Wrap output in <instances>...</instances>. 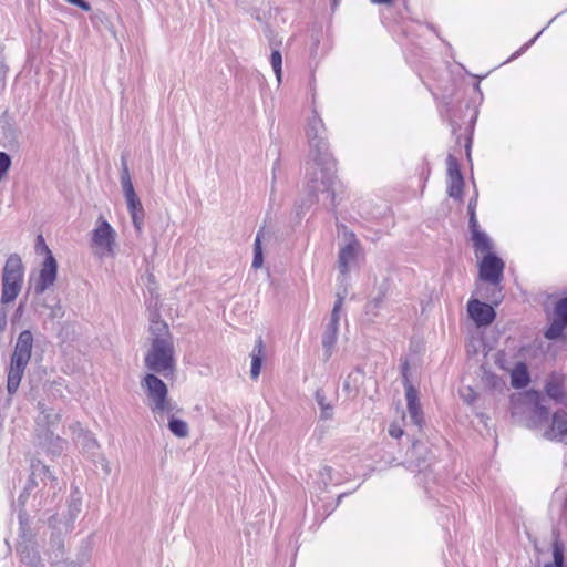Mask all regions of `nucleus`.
Returning <instances> with one entry per match:
<instances>
[{
	"instance_id": "nucleus-1",
	"label": "nucleus",
	"mask_w": 567,
	"mask_h": 567,
	"mask_svg": "<svg viewBox=\"0 0 567 567\" xmlns=\"http://www.w3.org/2000/svg\"><path fill=\"white\" fill-rule=\"evenodd\" d=\"M306 136L310 146V155L312 156L316 168H307L306 173V196L298 205L297 215L309 209L319 202V193L327 194L329 199L328 209L336 212L337 208V162L329 151L327 138V128L322 118L317 111L312 112V116L308 120L306 127Z\"/></svg>"
},
{
	"instance_id": "nucleus-2",
	"label": "nucleus",
	"mask_w": 567,
	"mask_h": 567,
	"mask_svg": "<svg viewBox=\"0 0 567 567\" xmlns=\"http://www.w3.org/2000/svg\"><path fill=\"white\" fill-rule=\"evenodd\" d=\"M34 336L31 330H22L16 340L7 373V391L14 394L19 389L24 371L31 360Z\"/></svg>"
},
{
	"instance_id": "nucleus-3",
	"label": "nucleus",
	"mask_w": 567,
	"mask_h": 567,
	"mask_svg": "<svg viewBox=\"0 0 567 567\" xmlns=\"http://www.w3.org/2000/svg\"><path fill=\"white\" fill-rule=\"evenodd\" d=\"M145 367L154 373L169 378L176 370L173 340L152 339L151 348L144 358Z\"/></svg>"
},
{
	"instance_id": "nucleus-4",
	"label": "nucleus",
	"mask_w": 567,
	"mask_h": 567,
	"mask_svg": "<svg viewBox=\"0 0 567 567\" xmlns=\"http://www.w3.org/2000/svg\"><path fill=\"white\" fill-rule=\"evenodd\" d=\"M24 276V266L18 254H11L2 269L1 305L13 302L19 296Z\"/></svg>"
},
{
	"instance_id": "nucleus-5",
	"label": "nucleus",
	"mask_w": 567,
	"mask_h": 567,
	"mask_svg": "<svg viewBox=\"0 0 567 567\" xmlns=\"http://www.w3.org/2000/svg\"><path fill=\"white\" fill-rule=\"evenodd\" d=\"M34 248L38 255H44L39 276L33 285V292L37 295H42L51 286L54 285L58 278L59 266L53 252L48 247L41 234L37 236Z\"/></svg>"
},
{
	"instance_id": "nucleus-6",
	"label": "nucleus",
	"mask_w": 567,
	"mask_h": 567,
	"mask_svg": "<svg viewBox=\"0 0 567 567\" xmlns=\"http://www.w3.org/2000/svg\"><path fill=\"white\" fill-rule=\"evenodd\" d=\"M156 374L154 372L146 373L141 380V388L151 401L150 408L153 412L169 413L173 411V406L168 401V388Z\"/></svg>"
},
{
	"instance_id": "nucleus-7",
	"label": "nucleus",
	"mask_w": 567,
	"mask_h": 567,
	"mask_svg": "<svg viewBox=\"0 0 567 567\" xmlns=\"http://www.w3.org/2000/svg\"><path fill=\"white\" fill-rule=\"evenodd\" d=\"M503 299L502 293L494 292V298L491 303L481 301L476 298H471L467 301V313L477 328H487L496 319L497 307Z\"/></svg>"
},
{
	"instance_id": "nucleus-8",
	"label": "nucleus",
	"mask_w": 567,
	"mask_h": 567,
	"mask_svg": "<svg viewBox=\"0 0 567 567\" xmlns=\"http://www.w3.org/2000/svg\"><path fill=\"white\" fill-rule=\"evenodd\" d=\"M347 291L343 293L340 291L337 292V299L333 303V308L329 318L328 323L324 327V331L322 333V349H323V361H328L334 350L338 340L339 332V321H340V311L344 301Z\"/></svg>"
},
{
	"instance_id": "nucleus-9",
	"label": "nucleus",
	"mask_w": 567,
	"mask_h": 567,
	"mask_svg": "<svg viewBox=\"0 0 567 567\" xmlns=\"http://www.w3.org/2000/svg\"><path fill=\"white\" fill-rule=\"evenodd\" d=\"M505 262L496 252L485 254L478 262V278L502 293L501 282L504 279Z\"/></svg>"
},
{
	"instance_id": "nucleus-10",
	"label": "nucleus",
	"mask_w": 567,
	"mask_h": 567,
	"mask_svg": "<svg viewBox=\"0 0 567 567\" xmlns=\"http://www.w3.org/2000/svg\"><path fill=\"white\" fill-rule=\"evenodd\" d=\"M405 466L411 471L425 472L430 468L433 460V453L425 442L413 439L411 446L406 451Z\"/></svg>"
},
{
	"instance_id": "nucleus-11",
	"label": "nucleus",
	"mask_w": 567,
	"mask_h": 567,
	"mask_svg": "<svg viewBox=\"0 0 567 567\" xmlns=\"http://www.w3.org/2000/svg\"><path fill=\"white\" fill-rule=\"evenodd\" d=\"M64 554V537L60 532H52L48 549L45 550L50 565L53 567H80L82 565V560L65 558Z\"/></svg>"
},
{
	"instance_id": "nucleus-12",
	"label": "nucleus",
	"mask_w": 567,
	"mask_h": 567,
	"mask_svg": "<svg viewBox=\"0 0 567 567\" xmlns=\"http://www.w3.org/2000/svg\"><path fill=\"white\" fill-rule=\"evenodd\" d=\"M120 181H121L122 190H123V195L126 200L127 210L130 213V216H134L136 214L144 213L142 202L134 189L132 178L130 175V171H128L127 158H126V155H124V154L121 156Z\"/></svg>"
},
{
	"instance_id": "nucleus-13",
	"label": "nucleus",
	"mask_w": 567,
	"mask_h": 567,
	"mask_svg": "<svg viewBox=\"0 0 567 567\" xmlns=\"http://www.w3.org/2000/svg\"><path fill=\"white\" fill-rule=\"evenodd\" d=\"M447 164V195L455 200H463L465 179L458 159L449 154Z\"/></svg>"
},
{
	"instance_id": "nucleus-14",
	"label": "nucleus",
	"mask_w": 567,
	"mask_h": 567,
	"mask_svg": "<svg viewBox=\"0 0 567 567\" xmlns=\"http://www.w3.org/2000/svg\"><path fill=\"white\" fill-rule=\"evenodd\" d=\"M544 437L567 445V412L565 410H556L550 417V423L544 432Z\"/></svg>"
},
{
	"instance_id": "nucleus-15",
	"label": "nucleus",
	"mask_w": 567,
	"mask_h": 567,
	"mask_svg": "<svg viewBox=\"0 0 567 567\" xmlns=\"http://www.w3.org/2000/svg\"><path fill=\"white\" fill-rule=\"evenodd\" d=\"M37 437L39 445L52 457L62 454L65 441L56 435L52 429L48 426L38 427Z\"/></svg>"
},
{
	"instance_id": "nucleus-16",
	"label": "nucleus",
	"mask_w": 567,
	"mask_h": 567,
	"mask_svg": "<svg viewBox=\"0 0 567 567\" xmlns=\"http://www.w3.org/2000/svg\"><path fill=\"white\" fill-rule=\"evenodd\" d=\"M115 236L116 233L110 223L101 217L97 227L92 230V243L96 247L112 251L115 246Z\"/></svg>"
},
{
	"instance_id": "nucleus-17",
	"label": "nucleus",
	"mask_w": 567,
	"mask_h": 567,
	"mask_svg": "<svg viewBox=\"0 0 567 567\" xmlns=\"http://www.w3.org/2000/svg\"><path fill=\"white\" fill-rule=\"evenodd\" d=\"M16 551L22 564L30 567L44 566L39 547L33 539L18 543Z\"/></svg>"
},
{
	"instance_id": "nucleus-18",
	"label": "nucleus",
	"mask_w": 567,
	"mask_h": 567,
	"mask_svg": "<svg viewBox=\"0 0 567 567\" xmlns=\"http://www.w3.org/2000/svg\"><path fill=\"white\" fill-rule=\"evenodd\" d=\"M546 395L558 404H567V391L565 389V378L551 373L545 383Z\"/></svg>"
},
{
	"instance_id": "nucleus-19",
	"label": "nucleus",
	"mask_w": 567,
	"mask_h": 567,
	"mask_svg": "<svg viewBox=\"0 0 567 567\" xmlns=\"http://www.w3.org/2000/svg\"><path fill=\"white\" fill-rule=\"evenodd\" d=\"M405 399L411 422L421 430L424 424V417L420 403L419 390L414 385H410L405 391Z\"/></svg>"
},
{
	"instance_id": "nucleus-20",
	"label": "nucleus",
	"mask_w": 567,
	"mask_h": 567,
	"mask_svg": "<svg viewBox=\"0 0 567 567\" xmlns=\"http://www.w3.org/2000/svg\"><path fill=\"white\" fill-rule=\"evenodd\" d=\"M360 244L352 238L348 244L340 248L338 254V269L342 276L350 271L351 265L357 260Z\"/></svg>"
},
{
	"instance_id": "nucleus-21",
	"label": "nucleus",
	"mask_w": 567,
	"mask_h": 567,
	"mask_svg": "<svg viewBox=\"0 0 567 567\" xmlns=\"http://www.w3.org/2000/svg\"><path fill=\"white\" fill-rule=\"evenodd\" d=\"M533 396L534 406L532 409L527 426L530 429H537L549 421V409L543 404V396L539 392H533Z\"/></svg>"
},
{
	"instance_id": "nucleus-22",
	"label": "nucleus",
	"mask_w": 567,
	"mask_h": 567,
	"mask_svg": "<svg viewBox=\"0 0 567 567\" xmlns=\"http://www.w3.org/2000/svg\"><path fill=\"white\" fill-rule=\"evenodd\" d=\"M551 549H553V561L549 564L558 567L567 564L566 557V543L561 537V532L558 525H554L551 528Z\"/></svg>"
},
{
	"instance_id": "nucleus-23",
	"label": "nucleus",
	"mask_w": 567,
	"mask_h": 567,
	"mask_svg": "<svg viewBox=\"0 0 567 567\" xmlns=\"http://www.w3.org/2000/svg\"><path fill=\"white\" fill-rule=\"evenodd\" d=\"M468 229L471 233V240L476 251L484 255L493 251V241L489 236L480 228L478 223L470 224Z\"/></svg>"
},
{
	"instance_id": "nucleus-24",
	"label": "nucleus",
	"mask_w": 567,
	"mask_h": 567,
	"mask_svg": "<svg viewBox=\"0 0 567 567\" xmlns=\"http://www.w3.org/2000/svg\"><path fill=\"white\" fill-rule=\"evenodd\" d=\"M544 354V342L536 338L532 342L520 346L515 353V358L527 363V361L538 359Z\"/></svg>"
},
{
	"instance_id": "nucleus-25",
	"label": "nucleus",
	"mask_w": 567,
	"mask_h": 567,
	"mask_svg": "<svg viewBox=\"0 0 567 567\" xmlns=\"http://www.w3.org/2000/svg\"><path fill=\"white\" fill-rule=\"evenodd\" d=\"M76 442L82 451L96 463L97 461L94 457L100 456V444L94 434L91 431L81 429L76 435Z\"/></svg>"
},
{
	"instance_id": "nucleus-26",
	"label": "nucleus",
	"mask_w": 567,
	"mask_h": 567,
	"mask_svg": "<svg viewBox=\"0 0 567 567\" xmlns=\"http://www.w3.org/2000/svg\"><path fill=\"white\" fill-rule=\"evenodd\" d=\"M530 380L528 364L524 361H517L511 371V385L516 390L525 389Z\"/></svg>"
},
{
	"instance_id": "nucleus-27",
	"label": "nucleus",
	"mask_w": 567,
	"mask_h": 567,
	"mask_svg": "<svg viewBox=\"0 0 567 567\" xmlns=\"http://www.w3.org/2000/svg\"><path fill=\"white\" fill-rule=\"evenodd\" d=\"M389 292V281L383 280L377 288V295L373 296L365 305L364 311L369 316L375 317L379 309L383 306Z\"/></svg>"
},
{
	"instance_id": "nucleus-28",
	"label": "nucleus",
	"mask_w": 567,
	"mask_h": 567,
	"mask_svg": "<svg viewBox=\"0 0 567 567\" xmlns=\"http://www.w3.org/2000/svg\"><path fill=\"white\" fill-rule=\"evenodd\" d=\"M264 341L261 337H258L256 343L254 346L251 357V367H250V377L252 380H257L260 375V371L264 363Z\"/></svg>"
},
{
	"instance_id": "nucleus-29",
	"label": "nucleus",
	"mask_w": 567,
	"mask_h": 567,
	"mask_svg": "<svg viewBox=\"0 0 567 567\" xmlns=\"http://www.w3.org/2000/svg\"><path fill=\"white\" fill-rule=\"evenodd\" d=\"M34 310L39 315H44L50 308L53 307L54 303L59 305L61 303L60 298L56 295L53 293H47L45 291L42 295H37L34 292Z\"/></svg>"
},
{
	"instance_id": "nucleus-30",
	"label": "nucleus",
	"mask_w": 567,
	"mask_h": 567,
	"mask_svg": "<svg viewBox=\"0 0 567 567\" xmlns=\"http://www.w3.org/2000/svg\"><path fill=\"white\" fill-rule=\"evenodd\" d=\"M30 470L31 472L27 480L24 488H27V491L32 492L34 488L39 486V477L41 476V472L44 471V463L40 460H32Z\"/></svg>"
},
{
	"instance_id": "nucleus-31",
	"label": "nucleus",
	"mask_w": 567,
	"mask_h": 567,
	"mask_svg": "<svg viewBox=\"0 0 567 567\" xmlns=\"http://www.w3.org/2000/svg\"><path fill=\"white\" fill-rule=\"evenodd\" d=\"M315 400L320 408V419L331 420L333 417V406L327 401L322 389H318L315 393Z\"/></svg>"
},
{
	"instance_id": "nucleus-32",
	"label": "nucleus",
	"mask_w": 567,
	"mask_h": 567,
	"mask_svg": "<svg viewBox=\"0 0 567 567\" xmlns=\"http://www.w3.org/2000/svg\"><path fill=\"white\" fill-rule=\"evenodd\" d=\"M18 520H19V536L23 540L33 539L34 535L32 533L30 523H29V514L25 508H19L18 511Z\"/></svg>"
},
{
	"instance_id": "nucleus-33",
	"label": "nucleus",
	"mask_w": 567,
	"mask_h": 567,
	"mask_svg": "<svg viewBox=\"0 0 567 567\" xmlns=\"http://www.w3.org/2000/svg\"><path fill=\"white\" fill-rule=\"evenodd\" d=\"M148 332L153 336L152 339L173 340V336L165 320L150 324Z\"/></svg>"
},
{
	"instance_id": "nucleus-34",
	"label": "nucleus",
	"mask_w": 567,
	"mask_h": 567,
	"mask_svg": "<svg viewBox=\"0 0 567 567\" xmlns=\"http://www.w3.org/2000/svg\"><path fill=\"white\" fill-rule=\"evenodd\" d=\"M167 426L176 437L184 439L188 435V424L174 415L168 419Z\"/></svg>"
},
{
	"instance_id": "nucleus-35",
	"label": "nucleus",
	"mask_w": 567,
	"mask_h": 567,
	"mask_svg": "<svg viewBox=\"0 0 567 567\" xmlns=\"http://www.w3.org/2000/svg\"><path fill=\"white\" fill-rule=\"evenodd\" d=\"M362 384V380L359 375L348 374L342 384V390L347 393L348 396L354 398L359 393V386Z\"/></svg>"
},
{
	"instance_id": "nucleus-36",
	"label": "nucleus",
	"mask_w": 567,
	"mask_h": 567,
	"mask_svg": "<svg viewBox=\"0 0 567 567\" xmlns=\"http://www.w3.org/2000/svg\"><path fill=\"white\" fill-rule=\"evenodd\" d=\"M261 233H262V229H260L257 233L255 243H254V257H252V264H251V267L254 269L260 268L264 265V260H265L262 246H261Z\"/></svg>"
},
{
	"instance_id": "nucleus-37",
	"label": "nucleus",
	"mask_w": 567,
	"mask_h": 567,
	"mask_svg": "<svg viewBox=\"0 0 567 567\" xmlns=\"http://www.w3.org/2000/svg\"><path fill=\"white\" fill-rule=\"evenodd\" d=\"M270 63L274 70V73L277 78L278 83L281 82L282 78V54L279 48H274L270 54Z\"/></svg>"
},
{
	"instance_id": "nucleus-38",
	"label": "nucleus",
	"mask_w": 567,
	"mask_h": 567,
	"mask_svg": "<svg viewBox=\"0 0 567 567\" xmlns=\"http://www.w3.org/2000/svg\"><path fill=\"white\" fill-rule=\"evenodd\" d=\"M82 501L78 488L71 494L69 501V516L74 519L81 512Z\"/></svg>"
},
{
	"instance_id": "nucleus-39",
	"label": "nucleus",
	"mask_w": 567,
	"mask_h": 567,
	"mask_svg": "<svg viewBox=\"0 0 567 567\" xmlns=\"http://www.w3.org/2000/svg\"><path fill=\"white\" fill-rule=\"evenodd\" d=\"M61 421V414L60 413H56L54 412L53 409H49L48 412H45L43 415H42V419H41V422L42 424L39 422L38 423V426L41 427V426H48L49 429H52L53 426H55L56 424H59Z\"/></svg>"
},
{
	"instance_id": "nucleus-40",
	"label": "nucleus",
	"mask_w": 567,
	"mask_h": 567,
	"mask_svg": "<svg viewBox=\"0 0 567 567\" xmlns=\"http://www.w3.org/2000/svg\"><path fill=\"white\" fill-rule=\"evenodd\" d=\"M477 200H478V192L477 188H474V195L470 198L467 204V215H468V225L477 221L476 217V207H477Z\"/></svg>"
},
{
	"instance_id": "nucleus-41",
	"label": "nucleus",
	"mask_w": 567,
	"mask_h": 567,
	"mask_svg": "<svg viewBox=\"0 0 567 567\" xmlns=\"http://www.w3.org/2000/svg\"><path fill=\"white\" fill-rule=\"evenodd\" d=\"M145 285H146V289L151 296V299H155L157 301L159 299V293H158L157 281H156L154 274L147 272Z\"/></svg>"
},
{
	"instance_id": "nucleus-42",
	"label": "nucleus",
	"mask_w": 567,
	"mask_h": 567,
	"mask_svg": "<svg viewBox=\"0 0 567 567\" xmlns=\"http://www.w3.org/2000/svg\"><path fill=\"white\" fill-rule=\"evenodd\" d=\"M40 482L45 486L50 484L51 487L58 486V477L51 472L50 467L44 464V471L41 472L39 477Z\"/></svg>"
},
{
	"instance_id": "nucleus-43",
	"label": "nucleus",
	"mask_w": 567,
	"mask_h": 567,
	"mask_svg": "<svg viewBox=\"0 0 567 567\" xmlns=\"http://www.w3.org/2000/svg\"><path fill=\"white\" fill-rule=\"evenodd\" d=\"M11 163V156L6 152H0V182L7 176Z\"/></svg>"
},
{
	"instance_id": "nucleus-44",
	"label": "nucleus",
	"mask_w": 567,
	"mask_h": 567,
	"mask_svg": "<svg viewBox=\"0 0 567 567\" xmlns=\"http://www.w3.org/2000/svg\"><path fill=\"white\" fill-rule=\"evenodd\" d=\"M264 31H265L266 38L269 41V45L271 47V50L274 48H279L281 45V43H282L281 39H279L277 37V34L275 33V31L272 30V28L269 24H266Z\"/></svg>"
},
{
	"instance_id": "nucleus-45",
	"label": "nucleus",
	"mask_w": 567,
	"mask_h": 567,
	"mask_svg": "<svg viewBox=\"0 0 567 567\" xmlns=\"http://www.w3.org/2000/svg\"><path fill=\"white\" fill-rule=\"evenodd\" d=\"M333 468L329 465H323L319 471V476L321 478L322 484L327 487L330 483L333 482Z\"/></svg>"
},
{
	"instance_id": "nucleus-46",
	"label": "nucleus",
	"mask_w": 567,
	"mask_h": 567,
	"mask_svg": "<svg viewBox=\"0 0 567 567\" xmlns=\"http://www.w3.org/2000/svg\"><path fill=\"white\" fill-rule=\"evenodd\" d=\"M64 309L61 303H54L52 308H50L44 315L50 320L61 319L64 317Z\"/></svg>"
},
{
	"instance_id": "nucleus-47",
	"label": "nucleus",
	"mask_w": 567,
	"mask_h": 567,
	"mask_svg": "<svg viewBox=\"0 0 567 567\" xmlns=\"http://www.w3.org/2000/svg\"><path fill=\"white\" fill-rule=\"evenodd\" d=\"M460 395L463 399V401L468 405H472L477 398V393L471 386H467L466 389L461 390Z\"/></svg>"
},
{
	"instance_id": "nucleus-48",
	"label": "nucleus",
	"mask_w": 567,
	"mask_h": 567,
	"mask_svg": "<svg viewBox=\"0 0 567 567\" xmlns=\"http://www.w3.org/2000/svg\"><path fill=\"white\" fill-rule=\"evenodd\" d=\"M64 385V379L58 378L56 380L52 381L49 386V391L53 396L62 398L63 393L61 388Z\"/></svg>"
},
{
	"instance_id": "nucleus-49",
	"label": "nucleus",
	"mask_w": 567,
	"mask_h": 567,
	"mask_svg": "<svg viewBox=\"0 0 567 567\" xmlns=\"http://www.w3.org/2000/svg\"><path fill=\"white\" fill-rule=\"evenodd\" d=\"M145 212L131 216L133 226L137 235H141L144 226Z\"/></svg>"
},
{
	"instance_id": "nucleus-50",
	"label": "nucleus",
	"mask_w": 567,
	"mask_h": 567,
	"mask_svg": "<svg viewBox=\"0 0 567 567\" xmlns=\"http://www.w3.org/2000/svg\"><path fill=\"white\" fill-rule=\"evenodd\" d=\"M546 28H544L542 31H539L534 38H532L528 42H526L523 47H520L519 50H517L512 56L509 60H514L516 59L517 56H519L522 53H524L530 45H533L535 43V41L537 40V38L542 34V32L545 30Z\"/></svg>"
},
{
	"instance_id": "nucleus-51",
	"label": "nucleus",
	"mask_w": 567,
	"mask_h": 567,
	"mask_svg": "<svg viewBox=\"0 0 567 567\" xmlns=\"http://www.w3.org/2000/svg\"><path fill=\"white\" fill-rule=\"evenodd\" d=\"M373 4H385L388 7H392L394 4V0H370ZM340 0H331V10L336 11L339 7Z\"/></svg>"
},
{
	"instance_id": "nucleus-52",
	"label": "nucleus",
	"mask_w": 567,
	"mask_h": 567,
	"mask_svg": "<svg viewBox=\"0 0 567 567\" xmlns=\"http://www.w3.org/2000/svg\"><path fill=\"white\" fill-rule=\"evenodd\" d=\"M64 1L72 6L80 8L81 10H83L85 12H89L92 9L90 2L86 0H64Z\"/></svg>"
},
{
	"instance_id": "nucleus-53",
	"label": "nucleus",
	"mask_w": 567,
	"mask_h": 567,
	"mask_svg": "<svg viewBox=\"0 0 567 567\" xmlns=\"http://www.w3.org/2000/svg\"><path fill=\"white\" fill-rule=\"evenodd\" d=\"M4 306L6 305H1L0 307V333H3L6 331L8 323V312Z\"/></svg>"
},
{
	"instance_id": "nucleus-54",
	"label": "nucleus",
	"mask_w": 567,
	"mask_h": 567,
	"mask_svg": "<svg viewBox=\"0 0 567 567\" xmlns=\"http://www.w3.org/2000/svg\"><path fill=\"white\" fill-rule=\"evenodd\" d=\"M389 434L394 439H401L404 434V430L398 424L393 423L389 426Z\"/></svg>"
},
{
	"instance_id": "nucleus-55",
	"label": "nucleus",
	"mask_w": 567,
	"mask_h": 567,
	"mask_svg": "<svg viewBox=\"0 0 567 567\" xmlns=\"http://www.w3.org/2000/svg\"><path fill=\"white\" fill-rule=\"evenodd\" d=\"M30 494H31V492L27 491V488L23 487L22 492L20 493V495L18 497V506H19V508H24L25 507V504H27V501H28Z\"/></svg>"
},
{
	"instance_id": "nucleus-56",
	"label": "nucleus",
	"mask_w": 567,
	"mask_h": 567,
	"mask_svg": "<svg viewBox=\"0 0 567 567\" xmlns=\"http://www.w3.org/2000/svg\"><path fill=\"white\" fill-rule=\"evenodd\" d=\"M23 311H24V307H23V305H22V303H20V305L16 308V310H14V312H13L12 317H11V323H12V324H14L16 322H18V321L21 319V317H22V315H23Z\"/></svg>"
},
{
	"instance_id": "nucleus-57",
	"label": "nucleus",
	"mask_w": 567,
	"mask_h": 567,
	"mask_svg": "<svg viewBox=\"0 0 567 567\" xmlns=\"http://www.w3.org/2000/svg\"><path fill=\"white\" fill-rule=\"evenodd\" d=\"M148 320H150V324H153V322L163 321L161 319V313L157 309H154L150 312Z\"/></svg>"
},
{
	"instance_id": "nucleus-58",
	"label": "nucleus",
	"mask_w": 567,
	"mask_h": 567,
	"mask_svg": "<svg viewBox=\"0 0 567 567\" xmlns=\"http://www.w3.org/2000/svg\"><path fill=\"white\" fill-rule=\"evenodd\" d=\"M401 379L405 391L410 385H413L412 382L410 381V373H401Z\"/></svg>"
},
{
	"instance_id": "nucleus-59",
	"label": "nucleus",
	"mask_w": 567,
	"mask_h": 567,
	"mask_svg": "<svg viewBox=\"0 0 567 567\" xmlns=\"http://www.w3.org/2000/svg\"><path fill=\"white\" fill-rule=\"evenodd\" d=\"M350 374H355V375H359V378L363 381V378H364V369L362 367H355V369L350 373Z\"/></svg>"
},
{
	"instance_id": "nucleus-60",
	"label": "nucleus",
	"mask_w": 567,
	"mask_h": 567,
	"mask_svg": "<svg viewBox=\"0 0 567 567\" xmlns=\"http://www.w3.org/2000/svg\"><path fill=\"white\" fill-rule=\"evenodd\" d=\"M37 409H38V411L40 412V414H41V415H43L45 412H48V410H49L50 408H48V406L45 405V403H43V402L39 401V402H38V404H37Z\"/></svg>"
},
{
	"instance_id": "nucleus-61",
	"label": "nucleus",
	"mask_w": 567,
	"mask_h": 567,
	"mask_svg": "<svg viewBox=\"0 0 567 567\" xmlns=\"http://www.w3.org/2000/svg\"><path fill=\"white\" fill-rule=\"evenodd\" d=\"M559 511L561 515H564L567 512V497H564L559 503Z\"/></svg>"
},
{
	"instance_id": "nucleus-62",
	"label": "nucleus",
	"mask_w": 567,
	"mask_h": 567,
	"mask_svg": "<svg viewBox=\"0 0 567 567\" xmlns=\"http://www.w3.org/2000/svg\"><path fill=\"white\" fill-rule=\"evenodd\" d=\"M410 363L408 360H404V362H402L401 364V373H410Z\"/></svg>"
},
{
	"instance_id": "nucleus-63",
	"label": "nucleus",
	"mask_w": 567,
	"mask_h": 567,
	"mask_svg": "<svg viewBox=\"0 0 567 567\" xmlns=\"http://www.w3.org/2000/svg\"><path fill=\"white\" fill-rule=\"evenodd\" d=\"M471 147H472V140L468 138L465 144L466 156L468 159H471Z\"/></svg>"
},
{
	"instance_id": "nucleus-64",
	"label": "nucleus",
	"mask_w": 567,
	"mask_h": 567,
	"mask_svg": "<svg viewBox=\"0 0 567 567\" xmlns=\"http://www.w3.org/2000/svg\"><path fill=\"white\" fill-rule=\"evenodd\" d=\"M100 458H101V464H102L103 468L105 470V473L109 474L110 468H109V464H107L106 460L103 456H101Z\"/></svg>"
}]
</instances>
